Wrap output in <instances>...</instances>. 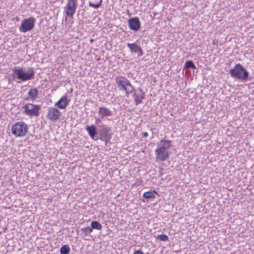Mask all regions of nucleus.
<instances>
[{
    "instance_id": "a211bd4d",
    "label": "nucleus",
    "mask_w": 254,
    "mask_h": 254,
    "mask_svg": "<svg viewBox=\"0 0 254 254\" xmlns=\"http://www.w3.org/2000/svg\"><path fill=\"white\" fill-rule=\"evenodd\" d=\"M157 195L158 196V194L155 190L145 192L143 195V197L146 199L155 198Z\"/></svg>"
},
{
    "instance_id": "20e7f679",
    "label": "nucleus",
    "mask_w": 254,
    "mask_h": 254,
    "mask_svg": "<svg viewBox=\"0 0 254 254\" xmlns=\"http://www.w3.org/2000/svg\"><path fill=\"white\" fill-rule=\"evenodd\" d=\"M11 131L15 136H24L27 133L28 127L24 122H19L12 127Z\"/></svg>"
},
{
    "instance_id": "4be33fe9",
    "label": "nucleus",
    "mask_w": 254,
    "mask_h": 254,
    "mask_svg": "<svg viewBox=\"0 0 254 254\" xmlns=\"http://www.w3.org/2000/svg\"><path fill=\"white\" fill-rule=\"evenodd\" d=\"M102 1V0H99L98 2L96 4H94L91 1H89V5L90 6L94 8H98L100 6Z\"/></svg>"
},
{
    "instance_id": "393cba45",
    "label": "nucleus",
    "mask_w": 254,
    "mask_h": 254,
    "mask_svg": "<svg viewBox=\"0 0 254 254\" xmlns=\"http://www.w3.org/2000/svg\"><path fill=\"white\" fill-rule=\"evenodd\" d=\"M95 123L98 126V127H99V125H101L102 123L101 120L99 118H95Z\"/></svg>"
},
{
    "instance_id": "dca6fc26",
    "label": "nucleus",
    "mask_w": 254,
    "mask_h": 254,
    "mask_svg": "<svg viewBox=\"0 0 254 254\" xmlns=\"http://www.w3.org/2000/svg\"><path fill=\"white\" fill-rule=\"evenodd\" d=\"M141 94H133L134 101L136 105L142 103V100L144 98V93L142 92V90H139Z\"/></svg>"
},
{
    "instance_id": "6e6552de",
    "label": "nucleus",
    "mask_w": 254,
    "mask_h": 254,
    "mask_svg": "<svg viewBox=\"0 0 254 254\" xmlns=\"http://www.w3.org/2000/svg\"><path fill=\"white\" fill-rule=\"evenodd\" d=\"M116 83L118 87H120V90H125L127 88V86L130 87L131 88L133 89V87L131 85L129 80L127 78L124 77H121L116 80Z\"/></svg>"
},
{
    "instance_id": "ddd939ff",
    "label": "nucleus",
    "mask_w": 254,
    "mask_h": 254,
    "mask_svg": "<svg viewBox=\"0 0 254 254\" xmlns=\"http://www.w3.org/2000/svg\"><path fill=\"white\" fill-rule=\"evenodd\" d=\"M67 99V98L65 96H63L56 104L55 106L57 107L64 109H65L67 105L68 104V101Z\"/></svg>"
},
{
    "instance_id": "f03ea898",
    "label": "nucleus",
    "mask_w": 254,
    "mask_h": 254,
    "mask_svg": "<svg viewBox=\"0 0 254 254\" xmlns=\"http://www.w3.org/2000/svg\"><path fill=\"white\" fill-rule=\"evenodd\" d=\"M161 143H164V145L157 148L155 150V156L157 160L163 161L166 160L169 156V149L171 146V141L162 139Z\"/></svg>"
},
{
    "instance_id": "39448f33",
    "label": "nucleus",
    "mask_w": 254,
    "mask_h": 254,
    "mask_svg": "<svg viewBox=\"0 0 254 254\" xmlns=\"http://www.w3.org/2000/svg\"><path fill=\"white\" fill-rule=\"evenodd\" d=\"M24 109L25 114L29 116H38L39 115V110L40 106L38 105L33 104H27L22 107Z\"/></svg>"
},
{
    "instance_id": "9b49d317",
    "label": "nucleus",
    "mask_w": 254,
    "mask_h": 254,
    "mask_svg": "<svg viewBox=\"0 0 254 254\" xmlns=\"http://www.w3.org/2000/svg\"><path fill=\"white\" fill-rule=\"evenodd\" d=\"M127 46L129 49L131 53L137 54L138 57L143 55V53L141 48L137 45L136 43H128Z\"/></svg>"
},
{
    "instance_id": "0eeeda50",
    "label": "nucleus",
    "mask_w": 254,
    "mask_h": 254,
    "mask_svg": "<svg viewBox=\"0 0 254 254\" xmlns=\"http://www.w3.org/2000/svg\"><path fill=\"white\" fill-rule=\"evenodd\" d=\"M76 0H68L66 6V9L65 10V14L66 16L72 17L76 11Z\"/></svg>"
},
{
    "instance_id": "2eb2a0df",
    "label": "nucleus",
    "mask_w": 254,
    "mask_h": 254,
    "mask_svg": "<svg viewBox=\"0 0 254 254\" xmlns=\"http://www.w3.org/2000/svg\"><path fill=\"white\" fill-rule=\"evenodd\" d=\"M38 91L36 88H32L29 90L28 92V98H26L27 100L29 98L32 101H35L38 98Z\"/></svg>"
},
{
    "instance_id": "b1692460",
    "label": "nucleus",
    "mask_w": 254,
    "mask_h": 254,
    "mask_svg": "<svg viewBox=\"0 0 254 254\" xmlns=\"http://www.w3.org/2000/svg\"><path fill=\"white\" fill-rule=\"evenodd\" d=\"M82 231L87 233H90L92 232V228L91 227H87L83 228H82Z\"/></svg>"
},
{
    "instance_id": "9d476101",
    "label": "nucleus",
    "mask_w": 254,
    "mask_h": 254,
    "mask_svg": "<svg viewBox=\"0 0 254 254\" xmlns=\"http://www.w3.org/2000/svg\"><path fill=\"white\" fill-rule=\"evenodd\" d=\"M109 129L106 125L103 124L99 125V132L102 140L107 141L109 139Z\"/></svg>"
},
{
    "instance_id": "412c9836",
    "label": "nucleus",
    "mask_w": 254,
    "mask_h": 254,
    "mask_svg": "<svg viewBox=\"0 0 254 254\" xmlns=\"http://www.w3.org/2000/svg\"><path fill=\"white\" fill-rule=\"evenodd\" d=\"M184 68H191L192 69H194L196 68V67L192 61H188L185 63Z\"/></svg>"
},
{
    "instance_id": "a878e982",
    "label": "nucleus",
    "mask_w": 254,
    "mask_h": 254,
    "mask_svg": "<svg viewBox=\"0 0 254 254\" xmlns=\"http://www.w3.org/2000/svg\"><path fill=\"white\" fill-rule=\"evenodd\" d=\"M134 90V88H131V90H129V88H127L126 90H125L124 91H126V94L127 96H128V95L131 93L133 90Z\"/></svg>"
},
{
    "instance_id": "f8f14e48",
    "label": "nucleus",
    "mask_w": 254,
    "mask_h": 254,
    "mask_svg": "<svg viewBox=\"0 0 254 254\" xmlns=\"http://www.w3.org/2000/svg\"><path fill=\"white\" fill-rule=\"evenodd\" d=\"M128 24L130 29L135 31L138 30L140 27V22L137 17L130 18L128 20Z\"/></svg>"
},
{
    "instance_id": "5701e85b",
    "label": "nucleus",
    "mask_w": 254,
    "mask_h": 254,
    "mask_svg": "<svg viewBox=\"0 0 254 254\" xmlns=\"http://www.w3.org/2000/svg\"><path fill=\"white\" fill-rule=\"evenodd\" d=\"M157 238L162 241H167L169 240L168 236L164 234L159 235Z\"/></svg>"
},
{
    "instance_id": "423d86ee",
    "label": "nucleus",
    "mask_w": 254,
    "mask_h": 254,
    "mask_svg": "<svg viewBox=\"0 0 254 254\" xmlns=\"http://www.w3.org/2000/svg\"><path fill=\"white\" fill-rule=\"evenodd\" d=\"M35 19L31 17L24 19L19 27V30L22 32H26L33 28L35 24Z\"/></svg>"
},
{
    "instance_id": "f257e3e1",
    "label": "nucleus",
    "mask_w": 254,
    "mask_h": 254,
    "mask_svg": "<svg viewBox=\"0 0 254 254\" xmlns=\"http://www.w3.org/2000/svg\"><path fill=\"white\" fill-rule=\"evenodd\" d=\"M34 75L35 71L32 67H29L27 70L24 67H14L12 69L13 78H17L19 80L17 81V83L31 80L34 78Z\"/></svg>"
},
{
    "instance_id": "cd10ccee",
    "label": "nucleus",
    "mask_w": 254,
    "mask_h": 254,
    "mask_svg": "<svg viewBox=\"0 0 254 254\" xmlns=\"http://www.w3.org/2000/svg\"><path fill=\"white\" fill-rule=\"evenodd\" d=\"M142 134H143V136L144 137H147V136H148V133H147V132H143V133H142Z\"/></svg>"
},
{
    "instance_id": "7ed1b4c3",
    "label": "nucleus",
    "mask_w": 254,
    "mask_h": 254,
    "mask_svg": "<svg viewBox=\"0 0 254 254\" xmlns=\"http://www.w3.org/2000/svg\"><path fill=\"white\" fill-rule=\"evenodd\" d=\"M230 73L233 77H236L242 80H247L249 77L248 72L239 64H236L233 68L231 69Z\"/></svg>"
},
{
    "instance_id": "c85d7f7f",
    "label": "nucleus",
    "mask_w": 254,
    "mask_h": 254,
    "mask_svg": "<svg viewBox=\"0 0 254 254\" xmlns=\"http://www.w3.org/2000/svg\"><path fill=\"white\" fill-rule=\"evenodd\" d=\"M128 88H129V90H131V88L130 87H128Z\"/></svg>"
},
{
    "instance_id": "f3484780",
    "label": "nucleus",
    "mask_w": 254,
    "mask_h": 254,
    "mask_svg": "<svg viewBox=\"0 0 254 254\" xmlns=\"http://www.w3.org/2000/svg\"><path fill=\"white\" fill-rule=\"evenodd\" d=\"M86 129L88 131L90 137L92 139H94L96 134H97V130L96 127L93 125L91 126H87L86 127Z\"/></svg>"
},
{
    "instance_id": "1a4fd4ad",
    "label": "nucleus",
    "mask_w": 254,
    "mask_h": 254,
    "mask_svg": "<svg viewBox=\"0 0 254 254\" xmlns=\"http://www.w3.org/2000/svg\"><path fill=\"white\" fill-rule=\"evenodd\" d=\"M61 114L60 112L55 108H49L47 117L51 121H57L59 119Z\"/></svg>"
},
{
    "instance_id": "4468645a",
    "label": "nucleus",
    "mask_w": 254,
    "mask_h": 254,
    "mask_svg": "<svg viewBox=\"0 0 254 254\" xmlns=\"http://www.w3.org/2000/svg\"><path fill=\"white\" fill-rule=\"evenodd\" d=\"M99 114L101 118H104L106 116H111L112 115V111L105 107H100L98 110Z\"/></svg>"
},
{
    "instance_id": "6ab92c4d",
    "label": "nucleus",
    "mask_w": 254,
    "mask_h": 254,
    "mask_svg": "<svg viewBox=\"0 0 254 254\" xmlns=\"http://www.w3.org/2000/svg\"><path fill=\"white\" fill-rule=\"evenodd\" d=\"M70 248L67 245L62 246L60 249L61 254H68L70 252Z\"/></svg>"
},
{
    "instance_id": "aec40b11",
    "label": "nucleus",
    "mask_w": 254,
    "mask_h": 254,
    "mask_svg": "<svg viewBox=\"0 0 254 254\" xmlns=\"http://www.w3.org/2000/svg\"><path fill=\"white\" fill-rule=\"evenodd\" d=\"M91 228L92 230L97 229V230H101L102 228V226L100 223H99L97 221H92L91 224Z\"/></svg>"
},
{
    "instance_id": "bb28decb",
    "label": "nucleus",
    "mask_w": 254,
    "mask_h": 254,
    "mask_svg": "<svg viewBox=\"0 0 254 254\" xmlns=\"http://www.w3.org/2000/svg\"><path fill=\"white\" fill-rule=\"evenodd\" d=\"M133 254H144V253L141 250H139L135 251Z\"/></svg>"
}]
</instances>
